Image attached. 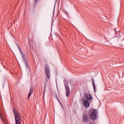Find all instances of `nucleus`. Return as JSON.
<instances>
[{
    "instance_id": "obj_1",
    "label": "nucleus",
    "mask_w": 124,
    "mask_h": 124,
    "mask_svg": "<svg viewBox=\"0 0 124 124\" xmlns=\"http://www.w3.org/2000/svg\"><path fill=\"white\" fill-rule=\"evenodd\" d=\"M89 114L93 120H96L97 119V110L91 108L89 110Z\"/></svg>"
},
{
    "instance_id": "obj_2",
    "label": "nucleus",
    "mask_w": 124,
    "mask_h": 124,
    "mask_svg": "<svg viewBox=\"0 0 124 124\" xmlns=\"http://www.w3.org/2000/svg\"><path fill=\"white\" fill-rule=\"evenodd\" d=\"M13 112L15 115L16 124L21 123V117L20 116V114L18 113V112H17L15 109H13Z\"/></svg>"
},
{
    "instance_id": "obj_3",
    "label": "nucleus",
    "mask_w": 124,
    "mask_h": 124,
    "mask_svg": "<svg viewBox=\"0 0 124 124\" xmlns=\"http://www.w3.org/2000/svg\"><path fill=\"white\" fill-rule=\"evenodd\" d=\"M64 86L66 92V96H67V97H69L70 95V89L69 88V86H68L67 83H65Z\"/></svg>"
},
{
    "instance_id": "obj_4",
    "label": "nucleus",
    "mask_w": 124,
    "mask_h": 124,
    "mask_svg": "<svg viewBox=\"0 0 124 124\" xmlns=\"http://www.w3.org/2000/svg\"><path fill=\"white\" fill-rule=\"evenodd\" d=\"M19 51L20 52V54L22 55V59H23V61L25 63V65L26 66V68H29V64H28V61H27V59H26V56H25V54H23V52L21 51V48L19 47Z\"/></svg>"
},
{
    "instance_id": "obj_5",
    "label": "nucleus",
    "mask_w": 124,
    "mask_h": 124,
    "mask_svg": "<svg viewBox=\"0 0 124 124\" xmlns=\"http://www.w3.org/2000/svg\"><path fill=\"white\" fill-rule=\"evenodd\" d=\"M45 72L46 75V78L50 79V68H49V66L47 65L45 66Z\"/></svg>"
},
{
    "instance_id": "obj_6",
    "label": "nucleus",
    "mask_w": 124,
    "mask_h": 124,
    "mask_svg": "<svg viewBox=\"0 0 124 124\" xmlns=\"http://www.w3.org/2000/svg\"><path fill=\"white\" fill-rule=\"evenodd\" d=\"M83 106L86 108L90 107V102L88 101V100H84L83 102Z\"/></svg>"
},
{
    "instance_id": "obj_7",
    "label": "nucleus",
    "mask_w": 124,
    "mask_h": 124,
    "mask_svg": "<svg viewBox=\"0 0 124 124\" xmlns=\"http://www.w3.org/2000/svg\"><path fill=\"white\" fill-rule=\"evenodd\" d=\"M85 97L86 98V100H93V97L92 96V95L91 94L86 93L85 94Z\"/></svg>"
},
{
    "instance_id": "obj_8",
    "label": "nucleus",
    "mask_w": 124,
    "mask_h": 124,
    "mask_svg": "<svg viewBox=\"0 0 124 124\" xmlns=\"http://www.w3.org/2000/svg\"><path fill=\"white\" fill-rule=\"evenodd\" d=\"M32 93H33V88L32 87H31L28 93V99H30V98L31 97V95Z\"/></svg>"
},
{
    "instance_id": "obj_9",
    "label": "nucleus",
    "mask_w": 124,
    "mask_h": 124,
    "mask_svg": "<svg viewBox=\"0 0 124 124\" xmlns=\"http://www.w3.org/2000/svg\"><path fill=\"white\" fill-rule=\"evenodd\" d=\"M83 121L84 123H87L88 122V117H87V115H84L83 117Z\"/></svg>"
},
{
    "instance_id": "obj_10",
    "label": "nucleus",
    "mask_w": 124,
    "mask_h": 124,
    "mask_svg": "<svg viewBox=\"0 0 124 124\" xmlns=\"http://www.w3.org/2000/svg\"><path fill=\"white\" fill-rule=\"evenodd\" d=\"M93 80V90L94 92H95V85L94 84V80H93V78H92Z\"/></svg>"
},
{
    "instance_id": "obj_11",
    "label": "nucleus",
    "mask_w": 124,
    "mask_h": 124,
    "mask_svg": "<svg viewBox=\"0 0 124 124\" xmlns=\"http://www.w3.org/2000/svg\"><path fill=\"white\" fill-rule=\"evenodd\" d=\"M46 83L45 84L44 88V94L46 93Z\"/></svg>"
},
{
    "instance_id": "obj_12",
    "label": "nucleus",
    "mask_w": 124,
    "mask_h": 124,
    "mask_svg": "<svg viewBox=\"0 0 124 124\" xmlns=\"http://www.w3.org/2000/svg\"><path fill=\"white\" fill-rule=\"evenodd\" d=\"M37 2H38V0H35L34 3H37Z\"/></svg>"
},
{
    "instance_id": "obj_13",
    "label": "nucleus",
    "mask_w": 124,
    "mask_h": 124,
    "mask_svg": "<svg viewBox=\"0 0 124 124\" xmlns=\"http://www.w3.org/2000/svg\"><path fill=\"white\" fill-rule=\"evenodd\" d=\"M64 13H65V14H66V15H68V12L65 11Z\"/></svg>"
},
{
    "instance_id": "obj_14",
    "label": "nucleus",
    "mask_w": 124,
    "mask_h": 124,
    "mask_svg": "<svg viewBox=\"0 0 124 124\" xmlns=\"http://www.w3.org/2000/svg\"><path fill=\"white\" fill-rule=\"evenodd\" d=\"M114 31H115V32H118V31H117V28H115L114 29Z\"/></svg>"
},
{
    "instance_id": "obj_15",
    "label": "nucleus",
    "mask_w": 124,
    "mask_h": 124,
    "mask_svg": "<svg viewBox=\"0 0 124 124\" xmlns=\"http://www.w3.org/2000/svg\"><path fill=\"white\" fill-rule=\"evenodd\" d=\"M16 124H22V123H21V122H19V123H16Z\"/></svg>"
},
{
    "instance_id": "obj_16",
    "label": "nucleus",
    "mask_w": 124,
    "mask_h": 124,
    "mask_svg": "<svg viewBox=\"0 0 124 124\" xmlns=\"http://www.w3.org/2000/svg\"><path fill=\"white\" fill-rule=\"evenodd\" d=\"M58 100L59 102H60V103H61V101H60V99H58Z\"/></svg>"
},
{
    "instance_id": "obj_17",
    "label": "nucleus",
    "mask_w": 124,
    "mask_h": 124,
    "mask_svg": "<svg viewBox=\"0 0 124 124\" xmlns=\"http://www.w3.org/2000/svg\"><path fill=\"white\" fill-rule=\"evenodd\" d=\"M89 124H95V123H90Z\"/></svg>"
}]
</instances>
